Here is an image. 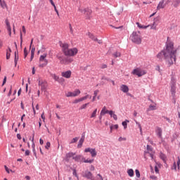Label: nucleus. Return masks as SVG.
<instances>
[{"label":"nucleus","instance_id":"f257e3e1","mask_svg":"<svg viewBox=\"0 0 180 180\" xmlns=\"http://www.w3.org/2000/svg\"><path fill=\"white\" fill-rule=\"evenodd\" d=\"M162 56L167 65L171 67L174 63H176V49L174 48V43L168 41L166 44V49L159 53L157 56L159 60H162Z\"/></svg>","mask_w":180,"mask_h":180},{"label":"nucleus","instance_id":"f03ea898","mask_svg":"<svg viewBox=\"0 0 180 180\" xmlns=\"http://www.w3.org/2000/svg\"><path fill=\"white\" fill-rule=\"evenodd\" d=\"M130 39L133 43H136V44H141V35H140V32H134L130 36Z\"/></svg>","mask_w":180,"mask_h":180},{"label":"nucleus","instance_id":"7ed1b4c3","mask_svg":"<svg viewBox=\"0 0 180 180\" xmlns=\"http://www.w3.org/2000/svg\"><path fill=\"white\" fill-rule=\"evenodd\" d=\"M58 60H59L60 64H64L65 65H68V64H71L74 59L70 57H64L61 56H57Z\"/></svg>","mask_w":180,"mask_h":180},{"label":"nucleus","instance_id":"20e7f679","mask_svg":"<svg viewBox=\"0 0 180 180\" xmlns=\"http://www.w3.org/2000/svg\"><path fill=\"white\" fill-rule=\"evenodd\" d=\"M131 74H133V75H136L137 77H143V75H146L147 72H145L144 70H142L140 68H136L133 70Z\"/></svg>","mask_w":180,"mask_h":180},{"label":"nucleus","instance_id":"39448f33","mask_svg":"<svg viewBox=\"0 0 180 180\" xmlns=\"http://www.w3.org/2000/svg\"><path fill=\"white\" fill-rule=\"evenodd\" d=\"M78 54V49L72 48L68 49L67 52H65V56H68L69 57H74V56H77Z\"/></svg>","mask_w":180,"mask_h":180},{"label":"nucleus","instance_id":"423d86ee","mask_svg":"<svg viewBox=\"0 0 180 180\" xmlns=\"http://www.w3.org/2000/svg\"><path fill=\"white\" fill-rule=\"evenodd\" d=\"M147 154H149L152 160L154 158V155L153 154V147L150 146L149 145H147L146 150L144 152L145 158L147 156Z\"/></svg>","mask_w":180,"mask_h":180},{"label":"nucleus","instance_id":"0eeeda50","mask_svg":"<svg viewBox=\"0 0 180 180\" xmlns=\"http://www.w3.org/2000/svg\"><path fill=\"white\" fill-rule=\"evenodd\" d=\"M79 94H81V91H79V89H76L73 92L68 91V93H66L65 95L67 98H71V97L78 96Z\"/></svg>","mask_w":180,"mask_h":180},{"label":"nucleus","instance_id":"6e6552de","mask_svg":"<svg viewBox=\"0 0 180 180\" xmlns=\"http://www.w3.org/2000/svg\"><path fill=\"white\" fill-rule=\"evenodd\" d=\"M79 12H81L82 13H84V15H86V19H91V14L92 13V10H89V9H79Z\"/></svg>","mask_w":180,"mask_h":180},{"label":"nucleus","instance_id":"1a4fd4ad","mask_svg":"<svg viewBox=\"0 0 180 180\" xmlns=\"http://www.w3.org/2000/svg\"><path fill=\"white\" fill-rule=\"evenodd\" d=\"M46 57H47V54L44 53L43 55H41L39 58V61L41 63L43 61H44V64H41L39 65V67H46V65L48 64L49 61L47 60V59H46Z\"/></svg>","mask_w":180,"mask_h":180},{"label":"nucleus","instance_id":"9d476101","mask_svg":"<svg viewBox=\"0 0 180 180\" xmlns=\"http://www.w3.org/2000/svg\"><path fill=\"white\" fill-rule=\"evenodd\" d=\"M39 86H41V91H46L47 89V82L44 80L38 79Z\"/></svg>","mask_w":180,"mask_h":180},{"label":"nucleus","instance_id":"9b49d317","mask_svg":"<svg viewBox=\"0 0 180 180\" xmlns=\"http://www.w3.org/2000/svg\"><path fill=\"white\" fill-rule=\"evenodd\" d=\"M60 46L62 49V51L64 53V54H65V53H67L68 51V50L70 49H68L70 47V45L68 43L65 42H61L60 44Z\"/></svg>","mask_w":180,"mask_h":180},{"label":"nucleus","instance_id":"f8f14e48","mask_svg":"<svg viewBox=\"0 0 180 180\" xmlns=\"http://www.w3.org/2000/svg\"><path fill=\"white\" fill-rule=\"evenodd\" d=\"M84 153H90L91 157H96L97 153L95 148H87L84 150Z\"/></svg>","mask_w":180,"mask_h":180},{"label":"nucleus","instance_id":"ddd939ff","mask_svg":"<svg viewBox=\"0 0 180 180\" xmlns=\"http://www.w3.org/2000/svg\"><path fill=\"white\" fill-rule=\"evenodd\" d=\"M72 74V72H71V70H68L65 72H61V76L63 77V78H71V75Z\"/></svg>","mask_w":180,"mask_h":180},{"label":"nucleus","instance_id":"4468645a","mask_svg":"<svg viewBox=\"0 0 180 180\" xmlns=\"http://www.w3.org/2000/svg\"><path fill=\"white\" fill-rule=\"evenodd\" d=\"M155 133L158 139H162V129H161V127H157L155 129Z\"/></svg>","mask_w":180,"mask_h":180},{"label":"nucleus","instance_id":"2eb2a0df","mask_svg":"<svg viewBox=\"0 0 180 180\" xmlns=\"http://www.w3.org/2000/svg\"><path fill=\"white\" fill-rule=\"evenodd\" d=\"M82 176H84V178H87V179H91V180L93 179H92V173L88 170L83 172Z\"/></svg>","mask_w":180,"mask_h":180},{"label":"nucleus","instance_id":"dca6fc26","mask_svg":"<svg viewBox=\"0 0 180 180\" xmlns=\"http://www.w3.org/2000/svg\"><path fill=\"white\" fill-rule=\"evenodd\" d=\"M165 8V0H162L161 1L159 2L157 6V10L160 11V9H164Z\"/></svg>","mask_w":180,"mask_h":180},{"label":"nucleus","instance_id":"f3484780","mask_svg":"<svg viewBox=\"0 0 180 180\" xmlns=\"http://www.w3.org/2000/svg\"><path fill=\"white\" fill-rule=\"evenodd\" d=\"M73 160H75V161H76L77 162H82V160H84V156L78 155L73 157Z\"/></svg>","mask_w":180,"mask_h":180},{"label":"nucleus","instance_id":"a211bd4d","mask_svg":"<svg viewBox=\"0 0 180 180\" xmlns=\"http://www.w3.org/2000/svg\"><path fill=\"white\" fill-rule=\"evenodd\" d=\"M120 91L124 94H127V92H129V86H127V85L122 84L120 86Z\"/></svg>","mask_w":180,"mask_h":180},{"label":"nucleus","instance_id":"6ab92c4d","mask_svg":"<svg viewBox=\"0 0 180 180\" xmlns=\"http://www.w3.org/2000/svg\"><path fill=\"white\" fill-rule=\"evenodd\" d=\"M176 165H177V168L178 169H179V165H180V159L179 157L178 158V160L177 162H174V165L172 167V169H174L175 171H176Z\"/></svg>","mask_w":180,"mask_h":180},{"label":"nucleus","instance_id":"aec40b11","mask_svg":"<svg viewBox=\"0 0 180 180\" xmlns=\"http://www.w3.org/2000/svg\"><path fill=\"white\" fill-rule=\"evenodd\" d=\"M6 25L7 27V30L9 33V36H11V34H12V28H11V24L8 20H6Z\"/></svg>","mask_w":180,"mask_h":180},{"label":"nucleus","instance_id":"412c9836","mask_svg":"<svg viewBox=\"0 0 180 180\" xmlns=\"http://www.w3.org/2000/svg\"><path fill=\"white\" fill-rule=\"evenodd\" d=\"M87 36L89 37V39H91V40H94V41H98V38H96V37H95V35H94V34L91 33V32H88L87 33Z\"/></svg>","mask_w":180,"mask_h":180},{"label":"nucleus","instance_id":"4be33fe9","mask_svg":"<svg viewBox=\"0 0 180 180\" xmlns=\"http://www.w3.org/2000/svg\"><path fill=\"white\" fill-rule=\"evenodd\" d=\"M106 113H109V110L106 109V106H104L101 111V116H105Z\"/></svg>","mask_w":180,"mask_h":180},{"label":"nucleus","instance_id":"5701e85b","mask_svg":"<svg viewBox=\"0 0 180 180\" xmlns=\"http://www.w3.org/2000/svg\"><path fill=\"white\" fill-rule=\"evenodd\" d=\"M32 151H33V153H36V149L34 148V147H35V145H34V134H32Z\"/></svg>","mask_w":180,"mask_h":180},{"label":"nucleus","instance_id":"b1692460","mask_svg":"<svg viewBox=\"0 0 180 180\" xmlns=\"http://www.w3.org/2000/svg\"><path fill=\"white\" fill-rule=\"evenodd\" d=\"M127 174L131 178L134 176V171L133 170V169H129L127 170Z\"/></svg>","mask_w":180,"mask_h":180},{"label":"nucleus","instance_id":"393cba45","mask_svg":"<svg viewBox=\"0 0 180 180\" xmlns=\"http://www.w3.org/2000/svg\"><path fill=\"white\" fill-rule=\"evenodd\" d=\"M84 140H85V138L82 137L81 139L79 141V143L77 145L78 148H81V147H82V144H84Z\"/></svg>","mask_w":180,"mask_h":180},{"label":"nucleus","instance_id":"a878e982","mask_svg":"<svg viewBox=\"0 0 180 180\" xmlns=\"http://www.w3.org/2000/svg\"><path fill=\"white\" fill-rule=\"evenodd\" d=\"M75 155V153L72 152H70L66 154V158H72V160H74Z\"/></svg>","mask_w":180,"mask_h":180},{"label":"nucleus","instance_id":"bb28decb","mask_svg":"<svg viewBox=\"0 0 180 180\" xmlns=\"http://www.w3.org/2000/svg\"><path fill=\"white\" fill-rule=\"evenodd\" d=\"M136 25L139 29H147V27H150V25L146 26V25H142L140 22H136Z\"/></svg>","mask_w":180,"mask_h":180},{"label":"nucleus","instance_id":"cd10ccee","mask_svg":"<svg viewBox=\"0 0 180 180\" xmlns=\"http://www.w3.org/2000/svg\"><path fill=\"white\" fill-rule=\"evenodd\" d=\"M180 0H174L173 1V6L174 8H178L179 6Z\"/></svg>","mask_w":180,"mask_h":180},{"label":"nucleus","instance_id":"c85d7f7f","mask_svg":"<svg viewBox=\"0 0 180 180\" xmlns=\"http://www.w3.org/2000/svg\"><path fill=\"white\" fill-rule=\"evenodd\" d=\"M94 162V159L92 160H88V159H85V158H84V159H82V162H85L86 164H92V162Z\"/></svg>","mask_w":180,"mask_h":180},{"label":"nucleus","instance_id":"c756f323","mask_svg":"<svg viewBox=\"0 0 180 180\" xmlns=\"http://www.w3.org/2000/svg\"><path fill=\"white\" fill-rule=\"evenodd\" d=\"M98 94H99V90L94 91V96L92 98V102H95V100L96 99V96H98Z\"/></svg>","mask_w":180,"mask_h":180},{"label":"nucleus","instance_id":"7c9ffc66","mask_svg":"<svg viewBox=\"0 0 180 180\" xmlns=\"http://www.w3.org/2000/svg\"><path fill=\"white\" fill-rule=\"evenodd\" d=\"M51 75L52 78L54 79L55 81L60 82V80H58V79H60V77L58 76H57L56 74H51Z\"/></svg>","mask_w":180,"mask_h":180},{"label":"nucleus","instance_id":"2f4dec72","mask_svg":"<svg viewBox=\"0 0 180 180\" xmlns=\"http://www.w3.org/2000/svg\"><path fill=\"white\" fill-rule=\"evenodd\" d=\"M157 109V105H149V110H155Z\"/></svg>","mask_w":180,"mask_h":180},{"label":"nucleus","instance_id":"473e14b6","mask_svg":"<svg viewBox=\"0 0 180 180\" xmlns=\"http://www.w3.org/2000/svg\"><path fill=\"white\" fill-rule=\"evenodd\" d=\"M160 157L161 160H162V161H164V162H165V161L167 160V157L165 156V155L164 153H160Z\"/></svg>","mask_w":180,"mask_h":180},{"label":"nucleus","instance_id":"72a5a7b5","mask_svg":"<svg viewBox=\"0 0 180 180\" xmlns=\"http://www.w3.org/2000/svg\"><path fill=\"white\" fill-rule=\"evenodd\" d=\"M0 6L1 8H6V3L4 1L0 0Z\"/></svg>","mask_w":180,"mask_h":180},{"label":"nucleus","instance_id":"f704fd0d","mask_svg":"<svg viewBox=\"0 0 180 180\" xmlns=\"http://www.w3.org/2000/svg\"><path fill=\"white\" fill-rule=\"evenodd\" d=\"M176 79H175L174 77H172L171 86H176Z\"/></svg>","mask_w":180,"mask_h":180},{"label":"nucleus","instance_id":"c9c22d12","mask_svg":"<svg viewBox=\"0 0 180 180\" xmlns=\"http://www.w3.org/2000/svg\"><path fill=\"white\" fill-rule=\"evenodd\" d=\"M96 112H98V108H96L91 115V118L96 117Z\"/></svg>","mask_w":180,"mask_h":180},{"label":"nucleus","instance_id":"e433bc0d","mask_svg":"<svg viewBox=\"0 0 180 180\" xmlns=\"http://www.w3.org/2000/svg\"><path fill=\"white\" fill-rule=\"evenodd\" d=\"M91 180H103V177L100 174H97L96 179H91Z\"/></svg>","mask_w":180,"mask_h":180},{"label":"nucleus","instance_id":"4c0bfd02","mask_svg":"<svg viewBox=\"0 0 180 180\" xmlns=\"http://www.w3.org/2000/svg\"><path fill=\"white\" fill-rule=\"evenodd\" d=\"M112 56L115 57V58H117V57H120L122 54L120 52H115Z\"/></svg>","mask_w":180,"mask_h":180},{"label":"nucleus","instance_id":"58836bf2","mask_svg":"<svg viewBox=\"0 0 180 180\" xmlns=\"http://www.w3.org/2000/svg\"><path fill=\"white\" fill-rule=\"evenodd\" d=\"M129 120H126L125 121L122 122V126L124 129H127V123H129Z\"/></svg>","mask_w":180,"mask_h":180},{"label":"nucleus","instance_id":"ea45409f","mask_svg":"<svg viewBox=\"0 0 180 180\" xmlns=\"http://www.w3.org/2000/svg\"><path fill=\"white\" fill-rule=\"evenodd\" d=\"M176 89L175 86H171V92H172V95L175 94Z\"/></svg>","mask_w":180,"mask_h":180},{"label":"nucleus","instance_id":"a19ab883","mask_svg":"<svg viewBox=\"0 0 180 180\" xmlns=\"http://www.w3.org/2000/svg\"><path fill=\"white\" fill-rule=\"evenodd\" d=\"M88 105H89V103L83 104V105L80 107V110H82V109H86V106H88Z\"/></svg>","mask_w":180,"mask_h":180},{"label":"nucleus","instance_id":"79ce46f5","mask_svg":"<svg viewBox=\"0 0 180 180\" xmlns=\"http://www.w3.org/2000/svg\"><path fill=\"white\" fill-rule=\"evenodd\" d=\"M18 60H19V56H16V52H15V59H14V61H15V65H16V64H18Z\"/></svg>","mask_w":180,"mask_h":180},{"label":"nucleus","instance_id":"37998d69","mask_svg":"<svg viewBox=\"0 0 180 180\" xmlns=\"http://www.w3.org/2000/svg\"><path fill=\"white\" fill-rule=\"evenodd\" d=\"M135 173L136 178H140V171H139V169H136Z\"/></svg>","mask_w":180,"mask_h":180},{"label":"nucleus","instance_id":"c03bdc74","mask_svg":"<svg viewBox=\"0 0 180 180\" xmlns=\"http://www.w3.org/2000/svg\"><path fill=\"white\" fill-rule=\"evenodd\" d=\"M77 141H78V137H75V138L72 139L70 143L72 144L74 143H77Z\"/></svg>","mask_w":180,"mask_h":180},{"label":"nucleus","instance_id":"a18cd8bd","mask_svg":"<svg viewBox=\"0 0 180 180\" xmlns=\"http://www.w3.org/2000/svg\"><path fill=\"white\" fill-rule=\"evenodd\" d=\"M69 27L71 34H74V30L72 29V25H71V24H69Z\"/></svg>","mask_w":180,"mask_h":180},{"label":"nucleus","instance_id":"49530a36","mask_svg":"<svg viewBox=\"0 0 180 180\" xmlns=\"http://www.w3.org/2000/svg\"><path fill=\"white\" fill-rule=\"evenodd\" d=\"M113 129H119V125L115 124V125L110 127V130L111 131L113 130Z\"/></svg>","mask_w":180,"mask_h":180},{"label":"nucleus","instance_id":"de8ad7c7","mask_svg":"<svg viewBox=\"0 0 180 180\" xmlns=\"http://www.w3.org/2000/svg\"><path fill=\"white\" fill-rule=\"evenodd\" d=\"M51 146V143H50V142H47L46 145L45 146V148L46 150H49V148H50Z\"/></svg>","mask_w":180,"mask_h":180},{"label":"nucleus","instance_id":"09e8293b","mask_svg":"<svg viewBox=\"0 0 180 180\" xmlns=\"http://www.w3.org/2000/svg\"><path fill=\"white\" fill-rule=\"evenodd\" d=\"M88 98H89V95H86V96H85L84 97H82V98H80V99H81V101L82 102L83 101H85V100L88 99Z\"/></svg>","mask_w":180,"mask_h":180},{"label":"nucleus","instance_id":"8fccbe9b","mask_svg":"<svg viewBox=\"0 0 180 180\" xmlns=\"http://www.w3.org/2000/svg\"><path fill=\"white\" fill-rule=\"evenodd\" d=\"M157 27V24H155V22L153 23V25L150 26V29L155 30Z\"/></svg>","mask_w":180,"mask_h":180},{"label":"nucleus","instance_id":"3c124183","mask_svg":"<svg viewBox=\"0 0 180 180\" xmlns=\"http://www.w3.org/2000/svg\"><path fill=\"white\" fill-rule=\"evenodd\" d=\"M27 57V50L26 48L24 49V58H26Z\"/></svg>","mask_w":180,"mask_h":180},{"label":"nucleus","instance_id":"603ef678","mask_svg":"<svg viewBox=\"0 0 180 180\" xmlns=\"http://www.w3.org/2000/svg\"><path fill=\"white\" fill-rule=\"evenodd\" d=\"M11 58V53H9L8 51L6 52V60H9Z\"/></svg>","mask_w":180,"mask_h":180},{"label":"nucleus","instance_id":"864d4df0","mask_svg":"<svg viewBox=\"0 0 180 180\" xmlns=\"http://www.w3.org/2000/svg\"><path fill=\"white\" fill-rule=\"evenodd\" d=\"M23 43V35L22 32H20V46H22V44Z\"/></svg>","mask_w":180,"mask_h":180},{"label":"nucleus","instance_id":"5fc2aeb1","mask_svg":"<svg viewBox=\"0 0 180 180\" xmlns=\"http://www.w3.org/2000/svg\"><path fill=\"white\" fill-rule=\"evenodd\" d=\"M126 140H127L126 138H123L122 136L118 139L119 141H126Z\"/></svg>","mask_w":180,"mask_h":180},{"label":"nucleus","instance_id":"6e6d98bb","mask_svg":"<svg viewBox=\"0 0 180 180\" xmlns=\"http://www.w3.org/2000/svg\"><path fill=\"white\" fill-rule=\"evenodd\" d=\"M79 102H82L81 98L76 99L73 101V103H79Z\"/></svg>","mask_w":180,"mask_h":180},{"label":"nucleus","instance_id":"4d7b16f0","mask_svg":"<svg viewBox=\"0 0 180 180\" xmlns=\"http://www.w3.org/2000/svg\"><path fill=\"white\" fill-rule=\"evenodd\" d=\"M108 114L111 117L113 116V115H115V113L113 112V110H109Z\"/></svg>","mask_w":180,"mask_h":180},{"label":"nucleus","instance_id":"13d9d810","mask_svg":"<svg viewBox=\"0 0 180 180\" xmlns=\"http://www.w3.org/2000/svg\"><path fill=\"white\" fill-rule=\"evenodd\" d=\"M112 117H113L114 120H117V115L116 114H113Z\"/></svg>","mask_w":180,"mask_h":180},{"label":"nucleus","instance_id":"bf43d9fd","mask_svg":"<svg viewBox=\"0 0 180 180\" xmlns=\"http://www.w3.org/2000/svg\"><path fill=\"white\" fill-rule=\"evenodd\" d=\"M73 175L75 176H77V178H78V175L77 174V170H75V169L73 170Z\"/></svg>","mask_w":180,"mask_h":180},{"label":"nucleus","instance_id":"052dcab7","mask_svg":"<svg viewBox=\"0 0 180 180\" xmlns=\"http://www.w3.org/2000/svg\"><path fill=\"white\" fill-rule=\"evenodd\" d=\"M25 155H30V150H25Z\"/></svg>","mask_w":180,"mask_h":180},{"label":"nucleus","instance_id":"680f3d73","mask_svg":"<svg viewBox=\"0 0 180 180\" xmlns=\"http://www.w3.org/2000/svg\"><path fill=\"white\" fill-rule=\"evenodd\" d=\"M155 171L156 174H158V172H160V170L158 169V167L157 166L155 167Z\"/></svg>","mask_w":180,"mask_h":180},{"label":"nucleus","instance_id":"e2e57ef3","mask_svg":"<svg viewBox=\"0 0 180 180\" xmlns=\"http://www.w3.org/2000/svg\"><path fill=\"white\" fill-rule=\"evenodd\" d=\"M39 144H41V146H43V144H44V141H43L41 139H39Z\"/></svg>","mask_w":180,"mask_h":180},{"label":"nucleus","instance_id":"0e129e2a","mask_svg":"<svg viewBox=\"0 0 180 180\" xmlns=\"http://www.w3.org/2000/svg\"><path fill=\"white\" fill-rule=\"evenodd\" d=\"M5 84H6V76L4 77L2 85H5Z\"/></svg>","mask_w":180,"mask_h":180},{"label":"nucleus","instance_id":"69168bd1","mask_svg":"<svg viewBox=\"0 0 180 180\" xmlns=\"http://www.w3.org/2000/svg\"><path fill=\"white\" fill-rule=\"evenodd\" d=\"M4 168H5V169H6V172L8 173V174H9V168H8V167L7 166H4Z\"/></svg>","mask_w":180,"mask_h":180},{"label":"nucleus","instance_id":"338daca9","mask_svg":"<svg viewBox=\"0 0 180 180\" xmlns=\"http://www.w3.org/2000/svg\"><path fill=\"white\" fill-rule=\"evenodd\" d=\"M101 68H103V69L108 68V65L105 64H103L101 65Z\"/></svg>","mask_w":180,"mask_h":180},{"label":"nucleus","instance_id":"774afa93","mask_svg":"<svg viewBox=\"0 0 180 180\" xmlns=\"http://www.w3.org/2000/svg\"><path fill=\"white\" fill-rule=\"evenodd\" d=\"M150 179L156 180L157 179V176H150Z\"/></svg>","mask_w":180,"mask_h":180}]
</instances>
